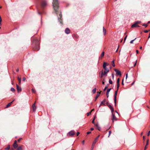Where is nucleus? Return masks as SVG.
Wrapping results in <instances>:
<instances>
[{"instance_id":"7ed1b4c3","label":"nucleus","mask_w":150,"mask_h":150,"mask_svg":"<svg viewBox=\"0 0 150 150\" xmlns=\"http://www.w3.org/2000/svg\"><path fill=\"white\" fill-rule=\"evenodd\" d=\"M53 6L56 14L57 15L58 14V8H59V4L58 0H53Z\"/></svg>"},{"instance_id":"9b49d317","label":"nucleus","mask_w":150,"mask_h":150,"mask_svg":"<svg viewBox=\"0 0 150 150\" xmlns=\"http://www.w3.org/2000/svg\"><path fill=\"white\" fill-rule=\"evenodd\" d=\"M16 89L17 90L18 92H21L22 91V89L20 87H19V86L17 84H16Z\"/></svg>"},{"instance_id":"72a5a7b5","label":"nucleus","mask_w":150,"mask_h":150,"mask_svg":"<svg viewBox=\"0 0 150 150\" xmlns=\"http://www.w3.org/2000/svg\"><path fill=\"white\" fill-rule=\"evenodd\" d=\"M11 90L13 92L15 91V89L13 88H11Z\"/></svg>"},{"instance_id":"864d4df0","label":"nucleus","mask_w":150,"mask_h":150,"mask_svg":"<svg viewBox=\"0 0 150 150\" xmlns=\"http://www.w3.org/2000/svg\"><path fill=\"white\" fill-rule=\"evenodd\" d=\"M122 85H124V83H123V79H122Z\"/></svg>"},{"instance_id":"4468645a","label":"nucleus","mask_w":150,"mask_h":150,"mask_svg":"<svg viewBox=\"0 0 150 150\" xmlns=\"http://www.w3.org/2000/svg\"><path fill=\"white\" fill-rule=\"evenodd\" d=\"M18 146V145L17 144V141L16 140H15L13 144V146L14 148L16 149L17 147Z\"/></svg>"},{"instance_id":"5fc2aeb1","label":"nucleus","mask_w":150,"mask_h":150,"mask_svg":"<svg viewBox=\"0 0 150 150\" xmlns=\"http://www.w3.org/2000/svg\"><path fill=\"white\" fill-rule=\"evenodd\" d=\"M94 130V128H91V131L93 130Z\"/></svg>"},{"instance_id":"680f3d73","label":"nucleus","mask_w":150,"mask_h":150,"mask_svg":"<svg viewBox=\"0 0 150 150\" xmlns=\"http://www.w3.org/2000/svg\"><path fill=\"white\" fill-rule=\"evenodd\" d=\"M134 81L131 84V85H132L134 84Z\"/></svg>"},{"instance_id":"c756f323","label":"nucleus","mask_w":150,"mask_h":150,"mask_svg":"<svg viewBox=\"0 0 150 150\" xmlns=\"http://www.w3.org/2000/svg\"><path fill=\"white\" fill-rule=\"evenodd\" d=\"M96 88H95L94 89L92 90V92L93 93H95L96 91Z\"/></svg>"},{"instance_id":"2eb2a0df","label":"nucleus","mask_w":150,"mask_h":150,"mask_svg":"<svg viewBox=\"0 0 150 150\" xmlns=\"http://www.w3.org/2000/svg\"><path fill=\"white\" fill-rule=\"evenodd\" d=\"M117 120V118L115 117V115L112 113V121L113 122H114V121H116Z\"/></svg>"},{"instance_id":"423d86ee","label":"nucleus","mask_w":150,"mask_h":150,"mask_svg":"<svg viewBox=\"0 0 150 150\" xmlns=\"http://www.w3.org/2000/svg\"><path fill=\"white\" fill-rule=\"evenodd\" d=\"M117 90L115 92V93L114 96V102L115 104V106H116V100H117V98L116 96L117 95Z\"/></svg>"},{"instance_id":"473e14b6","label":"nucleus","mask_w":150,"mask_h":150,"mask_svg":"<svg viewBox=\"0 0 150 150\" xmlns=\"http://www.w3.org/2000/svg\"><path fill=\"white\" fill-rule=\"evenodd\" d=\"M120 86V84L117 83V90H118Z\"/></svg>"},{"instance_id":"a18cd8bd","label":"nucleus","mask_w":150,"mask_h":150,"mask_svg":"<svg viewBox=\"0 0 150 150\" xmlns=\"http://www.w3.org/2000/svg\"><path fill=\"white\" fill-rule=\"evenodd\" d=\"M127 35H126L125 38L124 39V42H125V41L126 39V38H127Z\"/></svg>"},{"instance_id":"aec40b11","label":"nucleus","mask_w":150,"mask_h":150,"mask_svg":"<svg viewBox=\"0 0 150 150\" xmlns=\"http://www.w3.org/2000/svg\"><path fill=\"white\" fill-rule=\"evenodd\" d=\"M111 90V88H110L108 89L107 90V91L106 92V95L107 96V98H108V97L109 96L108 94H109V92Z\"/></svg>"},{"instance_id":"4be33fe9","label":"nucleus","mask_w":150,"mask_h":150,"mask_svg":"<svg viewBox=\"0 0 150 150\" xmlns=\"http://www.w3.org/2000/svg\"><path fill=\"white\" fill-rule=\"evenodd\" d=\"M100 94V92H98V93L96 97V99L99 96Z\"/></svg>"},{"instance_id":"3c124183","label":"nucleus","mask_w":150,"mask_h":150,"mask_svg":"<svg viewBox=\"0 0 150 150\" xmlns=\"http://www.w3.org/2000/svg\"><path fill=\"white\" fill-rule=\"evenodd\" d=\"M91 133V132H87V134H90Z\"/></svg>"},{"instance_id":"b1692460","label":"nucleus","mask_w":150,"mask_h":150,"mask_svg":"<svg viewBox=\"0 0 150 150\" xmlns=\"http://www.w3.org/2000/svg\"><path fill=\"white\" fill-rule=\"evenodd\" d=\"M18 79L19 81L18 83L19 84H20L21 83V78H19V77H18Z\"/></svg>"},{"instance_id":"338daca9","label":"nucleus","mask_w":150,"mask_h":150,"mask_svg":"<svg viewBox=\"0 0 150 150\" xmlns=\"http://www.w3.org/2000/svg\"><path fill=\"white\" fill-rule=\"evenodd\" d=\"M95 117H94L93 118V120H95Z\"/></svg>"},{"instance_id":"20e7f679","label":"nucleus","mask_w":150,"mask_h":150,"mask_svg":"<svg viewBox=\"0 0 150 150\" xmlns=\"http://www.w3.org/2000/svg\"><path fill=\"white\" fill-rule=\"evenodd\" d=\"M99 137V135H98V137H97L94 139V141H93L92 145L91 147V150H93V148L94 147V146L97 142V140H98V138Z\"/></svg>"},{"instance_id":"bb28decb","label":"nucleus","mask_w":150,"mask_h":150,"mask_svg":"<svg viewBox=\"0 0 150 150\" xmlns=\"http://www.w3.org/2000/svg\"><path fill=\"white\" fill-rule=\"evenodd\" d=\"M104 52H102V53L100 55V57L101 58L103 57L104 56Z\"/></svg>"},{"instance_id":"cd10ccee","label":"nucleus","mask_w":150,"mask_h":150,"mask_svg":"<svg viewBox=\"0 0 150 150\" xmlns=\"http://www.w3.org/2000/svg\"><path fill=\"white\" fill-rule=\"evenodd\" d=\"M148 140L147 141V143L146 144V146H145L144 147V150H146V149L147 148L146 146H147L148 145Z\"/></svg>"},{"instance_id":"69168bd1","label":"nucleus","mask_w":150,"mask_h":150,"mask_svg":"<svg viewBox=\"0 0 150 150\" xmlns=\"http://www.w3.org/2000/svg\"><path fill=\"white\" fill-rule=\"evenodd\" d=\"M142 47H141L140 48V49L141 50L142 49Z\"/></svg>"},{"instance_id":"e433bc0d","label":"nucleus","mask_w":150,"mask_h":150,"mask_svg":"<svg viewBox=\"0 0 150 150\" xmlns=\"http://www.w3.org/2000/svg\"><path fill=\"white\" fill-rule=\"evenodd\" d=\"M142 25L143 26H145V27H146L147 26H148V25H147V24H145V23L143 24Z\"/></svg>"},{"instance_id":"6ab92c4d","label":"nucleus","mask_w":150,"mask_h":150,"mask_svg":"<svg viewBox=\"0 0 150 150\" xmlns=\"http://www.w3.org/2000/svg\"><path fill=\"white\" fill-rule=\"evenodd\" d=\"M70 30L68 28H67L65 30V32L67 34H69L70 33Z\"/></svg>"},{"instance_id":"6e6d98bb","label":"nucleus","mask_w":150,"mask_h":150,"mask_svg":"<svg viewBox=\"0 0 150 150\" xmlns=\"http://www.w3.org/2000/svg\"><path fill=\"white\" fill-rule=\"evenodd\" d=\"M136 52H137V54H138L139 53V51L138 50H136Z\"/></svg>"},{"instance_id":"9d476101","label":"nucleus","mask_w":150,"mask_h":150,"mask_svg":"<svg viewBox=\"0 0 150 150\" xmlns=\"http://www.w3.org/2000/svg\"><path fill=\"white\" fill-rule=\"evenodd\" d=\"M32 108L33 109V111L35 112V111L36 106H35V102L32 105Z\"/></svg>"},{"instance_id":"f3484780","label":"nucleus","mask_w":150,"mask_h":150,"mask_svg":"<svg viewBox=\"0 0 150 150\" xmlns=\"http://www.w3.org/2000/svg\"><path fill=\"white\" fill-rule=\"evenodd\" d=\"M96 127L97 129L99 131H100V126H99L98 124V123H97L96 124H95L94 125Z\"/></svg>"},{"instance_id":"6e6552de","label":"nucleus","mask_w":150,"mask_h":150,"mask_svg":"<svg viewBox=\"0 0 150 150\" xmlns=\"http://www.w3.org/2000/svg\"><path fill=\"white\" fill-rule=\"evenodd\" d=\"M62 16L61 13H60L59 14V17H58V19L59 22L61 24H62Z\"/></svg>"},{"instance_id":"0eeeda50","label":"nucleus","mask_w":150,"mask_h":150,"mask_svg":"<svg viewBox=\"0 0 150 150\" xmlns=\"http://www.w3.org/2000/svg\"><path fill=\"white\" fill-rule=\"evenodd\" d=\"M75 134V132L74 130H71L68 133L67 135L70 136H73Z\"/></svg>"},{"instance_id":"e2e57ef3","label":"nucleus","mask_w":150,"mask_h":150,"mask_svg":"<svg viewBox=\"0 0 150 150\" xmlns=\"http://www.w3.org/2000/svg\"><path fill=\"white\" fill-rule=\"evenodd\" d=\"M19 71V69H17V70H16V71L17 72H18Z\"/></svg>"},{"instance_id":"393cba45","label":"nucleus","mask_w":150,"mask_h":150,"mask_svg":"<svg viewBox=\"0 0 150 150\" xmlns=\"http://www.w3.org/2000/svg\"><path fill=\"white\" fill-rule=\"evenodd\" d=\"M10 145H8L4 149L5 150H9L10 149Z\"/></svg>"},{"instance_id":"a211bd4d","label":"nucleus","mask_w":150,"mask_h":150,"mask_svg":"<svg viewBox=\"0 0 150 150\" xmlns=\"http://www.w3.org/2000/svg\"><path fill=\"white\" fill-rule=\"evenodd\" d=\"M106 102V100L105 99H104L101 102V104L100 105L99 107H100V106L103 105L104 106H105V103Z\"/></svg>"},{"instance_id":"de8ad7c7","label":"nucleus","mask_w":150,"mask_h":150,"mask_svg":"<svg viewBox=\"0 0 150 150\" xmlns=\"http://www.w3.org/2000/svg\"><path fill=\"white\" fill-rule=\"evenodd\" d=\"M92 123H93V124H94V125H95V124H96V123H95L94 120H92Z\"/></svg>"},{"instance_id":"7c9ffc66","label":"nucleus","mask_w":150,"mask_h":150,"mask_svg":"<svg viewBox=\"0 0 150 150\" xmlns=\"http://www.w3.org/2000/svg\"><path fill=\"white\" fill-rule=\"evenodd\" d=\"M112 65L113 67H115V65L114 63V60L112 61Z\"/></svg>"},{"instance_id":"dca6fc26","label":"nucleus","mask_w":150,"mask_h":150,"mask_svg":"<svg viewBox=\"0 0 150 150\" xmlns=\"http://www.w3.org/2000/svg\"><path fill=\"white\" fill-rule=\"evenodd\" d=\"M138 23L137 22H136L134 24L132 25L131 26V27L132 28H134L136 27H139V26L137 25Z\"/></svg>"},{"instance_id":"c85d7f7f","label":"nucleus","mask_w":150,"mask_h":150,"mask_svg":"<svg viewBox=\"0 0 150 150\" xmlns=\"http://www.w3.org/2000/svg\"><path fill=\"white\" fill-rule=\"evenodd\" d=\"M22 145H21V146H19V147H18L17 148V150H22Z\"/></svg>"},{"instance_id":"0e129e2a","label":"nucleus","mask_w":150,"mask_h":150,"mask_svg":"<svg viewBox=\"0 0 150 150\" xmlns=\"http://www.w3.org/2000/svg\"><path fill=\"white\" fill-rule=\"evenodd\" d=\"M150 38V35L149 34V35L148 37V38Z\"/></svg>"},{"instance_id":"79ce46f5","label":"nucleus","mask_w":150,"mask_h":150,"mask_svg":"<svg viewBox=\"0 0 150 150\" xmlns=\"http://www.w3.org/2000/svg\"><path fill=\"white\" fill-rule=\"evenodd\" d=\"M26 80V79L25 77H23V78L22 80L23 81H25Z\"/></svg>"},{"instance_id":"a878e982","label":"nucleus","mask_w":150,"mask_h":150,"mask_svg":"<svg viewBox=\"0 0 150 150\" xmlns=\"http://www.w3.org/2000/svg\"><path fill=\"white\" fill-rule=\"evenodd\" d=\"M103 33L104 35H105L106 34V30L105 28L104 27H103Z\"/></svg>"},{"instance_id":"ddd939ff","label":"nucleus","mask_w":150,"mask_h":150,"mask_svg":"<svg viewBox=\"0 0 150 150\" xmlns=\"http://www.w3.org/2000/svg\"><path fill=\"white\" fill-rule=\"evenodd\" d=\"M115 71L116 72V74L120 76L121 75V72L117 69H115Z\"/></svg>"},{"instance_id":"39448f33","label":"nucleus","mask_w":150,"mask_h":150,"mask_svg":"<svg viewBox=\"0 0 150 150\" xmlns=\"http://www.w3.org/2000/svg\"><path fill=\"white\" fill-rule=\"evenodd\" d=\"M105 69V71L103 73V72H102L101 74V77H102L103 75H105L107 73H108L109 71V69L107 68L104 69Z\"/></svg>"},{"instance_id":"58836bf2","label":"nucleus","mask_w":150,"mask_h":150,"mask_svg":"<svg viewBox=\"0 0 150 150\" xmlns=\"http://www.w3.org/2000/svg\"><path fill=\"white\" fill-rule=\"evenodd\" d=\"M111 134V131H109V135L108 136V137H109L110 135V134Z\"/></svg>"},{"instance_id":"f03ea898","label":"nucleus","mask_w":150,"mask_h":150,"mask_svg":"<svg viewBox=\"0 0 150 150\" xmlns=\"http://www.w3.org/2000/svg\"><path fill=\"white\" fill-rule=\"evenodd\" d=\"M32 41V46L35 50L38 51L39 50V41L36 38L32 37L31 38Z\"/></svg>"},{"instance_id":"c9c22d12","label":"nucleus","mask_w":150,"mask_h":150,"mask_svg":"<svg viewBox=\"0 0 150 150\" xmlns=\"http://www.w3.org/2000/svg\"><path fill=\"white\" fill-rule=\"evenodd\" d=\"M32 91L33 93H35V90L33 88L32 89Z\"/></svg>"},{"instance_id":"bf43d9fd","label":"nucleus","mask_w":150,"mask_h":150,"mask_svg":"<svg viewBox=\"0 0 150 150\" xmlns=\"http://www.w3.org/2000/svg\"><path fill=\"white\" fill-rule=\"evenodd\" d=\"M102 84H104V83H105V82H104V81H103L102 82Z\"/></svg>"},{"instance_id":"4d7b16f0","label":"nucleus","mask_w":150,"mask_h":150,"mask_svg":"<svg viewBox=\"0 0 150 150\" xmlns=\"http://www.w3.org/2000/svg\"><path fill=\"white\" fill-rule=\"evenodd\" d=\"M10 149V150H14L13 148H11Z\"/></svg>"},{"instance_id":"c03bdc74","label":"nucleus","mask_w":150,"mask_h":150,"mask_svg":"<svg viewBox=\"0 0 150 150\" xmlns=\"http://www.w3.org/2000/svg\"><path fill=\"white\" fill-rule=\"evenodd\" d=\"M149 31V30H145L144 31V32L145 33H147Z\"/></svg>"},{"instance_id":"603ef678","label":"nucleus","mask_w":150,"mask_h":150,"mask_svg":"<svg viewBox=\"0 0 150 150\" xmlns=\"http://www.w3.org/2000/svg\"><path fill=\"white\" fill-rule=\"evenodd\" d=\"M119 45H118V47L117 49V50L116 51V52H117L118 50V49L119 48Z\"/></svg>"},{"instance_id":"4c0bfd02","label":"nucleus","mask_w":150,"mask_h":150,"mask_svg":"<svg viewBox=\"0 0 150 150\" xmlns=\"http://www.w3.org/2000/svg\"><path fill=\"white\" fill-rule=\"evenodd\" d=\"M108 86H106L105 87V88H104L103 91H105V90L108 88Z\"/></svg>"},{"instance_id":"052dcab7","label":"nucleus","mask_w":150,"mask_h":150,"mask_svg":"<svg viewBox=\"0 0 150 150\" xmlns=\"http://www.w3.org/2000/svg\"><path fill=\"white\" fill-rule=\"evenodd\" d=\"M127 74L126 75V78L127 79Z\"/></svg>"},{"instance_id":"ea45409f","label":"nucleus","mask_w":150,"mask_h":150,"mask_svg":"<svg viewBox=\"0 0 150 150\" xmlns=\"http://www.w3.org/2000/svg\"><path fill=\"white\" fill-rule=\"evenodd\" d=\"M91 114V112H89L87 113V116H88L90 115Z\"/></svg>"},{"instance_id":"49530a36","label":"nucleus","mask_w":150,"mask_h":150,"mask_svg":"<svg viewBox=\"0 0 150 150\" xmlns=\"http://www.w3.org/2000/svg\"><path fill=\"white\" fill-rule=\"evenodd\" d=\"M150 134V130L148 132V134H147V136H149Z\"/></svg>"},{"instance_id":"8fccbe9b","label":"nucleus","mask_w":150,"mask_h":150,"mask_svg":"<svg viewBox=\"0 0 150 150\" xmlns=\"http://www.w3.org/2000/svg\"><path fill=\"white\" fill-rule=\"evenodd\" d=\"M80 134V132H78L76 133V136H78Z\"/></svg>"},{"instance_id":"37998d69","label":"nucleus","mask_w":150,"mask_h":150,"mask_svg":"<svg viewBox=\"0 0 150 150\" xmlns=\"http://www.w3.org/2000/svg\"><path fill=\"white\" fill-rule=\"evenodd\" d=\"M22 139V138H19L18 140V141L19 142H20V141Z\"/></svg>"},{"instance_id":"5701e85b","label":"nucleus","mask_w":150,"mask_h":150,"mask_svg":"<svg viewBox=\"0 0 150 150\" xmlns=\"http://www.w3.org/2000/svg\"><path fill=\"white\" fill-rule=\"evenodd\" d=\"M73 37L75 39H76L78 38V35L75 34H74L73 35Z\"/></svg>"},{"instance_id":"09e8293b","label":"nucleus","mask_w":150,"mask_h":150,"mask_svg":"<svg viewBox=\"0 0 150 150\" xmlns=\"http://www.w3.org/2000/svg\"><path fill=\"white\" fill-rule=\"evenodd\" d=\"M84 142H85V141L84 140H83L82 142V144L83 145L84 144Z\"/></svg>"},{"instance_id":"f257e3e1","label":"nucleus","mask_w":150,"mask_h":150,"mask_svg":"<svg viewBox=\"0 0 150 150\" xmlns=\"http://www.w3.org/2000/svg\"><path fill=\"white\" fill-rule=\"evenodd\" d=\"M36 3L38 13L41 14L43 12V10L47 6V1L46 0H36Z\"/></svg>"},{"instance_id":"f704fd0d","label":"nucleus","mask_w":150,"mask_h":150,"mask_svg":"<svg viewBox=\"0 0 150 150\" xmlns=\"http://www.w3.org/2000/svg\"><path fill=\"white\" fill-rule=\"evenodd\" d=\"M136 39V38H135V39H134V40H132L130 42V43L131 44H132L133 43V41L135 40Z\"/></svg>"},{"instance_id":"1a4fd4ad","label":"nucleus","mask_w":150,"mask_h":150,"mask_svg":"<svg viewBox=\"0 0 150 150\" xmlns=\"http://www.w3.org/2000/svg\"><path fill=\"white\" fill-rule=\"evenodd\" d=\"M107 106L109 107V108L110 109L112 113H113L114 110V109H113V107H112L111 105L110 104H107Z\"/></svg>"},{"instance_id":"f8f14e48","label":"nucleus","mask_w":150,"mask_h":150,"mask_svg":"<svg viewBox=\"0 0 150 150\" xmlns=\"http://www.w3.org/2000/svg\"><path fill=\"white\" fill-rule=\"evenodd\" d=\"M108 63L106 62H104L103 65V69L107 68H108L106 67L108 66Z\"/></svg>"},{"instance_id":"13d9d810","label":"nucleus","mask_w":150,"mask_h":150,"mask_svg":"<svg viewBox=\"0 0 150 150\" xmlns=\"http://www.w3.org/2000/svg\"><path fill=\"white\" fill-rule=\"evenodd\" d=\"M112 78L113 79L114 77V76L113 74H112Z\"/></svg>"},{"instance_id":"2f4dec72","label":"nucleus","mask_w":150,"mask_h":150,"mask_svg":"<svg viewBox=\"0 0 150 150\" xmlns=\"http://www.w3.org/2000/svg\"><path fill=\"white\" fill-rule=\"evenodd\" d=\"M109 83L110 84H112V81L110 79H109Z\"/></svg>"},{"instance_id":"412c9836","label":"nucleus","mask_w":150,"mask_h":150,"mask_svg":"<svg viewBox=\"0 0 150 150\" xmlns=\"http://www.w3.org/2000/svg\"><path fill=\"white\" fill-rule=\"evenodd\" d=\"M14 100H13L11 102V103H8L6 105V108H8V107L9 106H10L11 105V104L13 102Z\"/></svg>"},{"instance_id":"a19ab883","label":"nucleus","mask_w":150,"mask_h":150,"mask_svg":"<svg viewBox=\"0 0 150 150\" xmlns=\"http://www.w3.org/2000/svg\"><path fill=\"white\" fill-rule=\"evenodd\" d=\"M120 79L118 78L117 80V83H119Z\"/></svg>"},{"instance_id":"774afa93","label":"nucleus","mask_w":150,"mask_h":150,"mask_svg":"<svg viewBox=\"0 0 150 150\" xmlns=\"http://www.w3.org/2000/svg\"><path fill=\"white\" fill-rule=\"evenodd\" d=\"M148 23H150V21H149L148 22Z\"/></svg>"}]
</instances>
